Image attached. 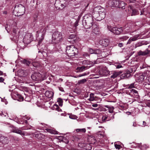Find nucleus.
Segmentation results:
<instances>
[{"mask_svg":"<svg viewBox=\"0 0 150 150\" xmlns=\"http://www.w3.org/2000/svg\"><path fill=\"white\" fill-rule=\"evenodd\" d=\"M18 28L16 27L13 28V32L12 33L13 39L15 41H18L20 39H22L23 36L25 35L23 39V42L25 44L28 45L32 40L33 36L31 33H27L25 34V32L23 31L20 30L18 31Z\"/></svg>","mask_w":150,"mask_h":150,"instance_id":"nucleus-1","label":"nucleus"},{"mask_svg":"<svg viewBox=\"0 0 150 150\" xmlns=\"http://www.w3.org/2000/svg\"><path fill=\"white\" fill-rule=\"evenodd\" d=\"M105 16V9L100 6L95 7L94 9L93 17L97 21H100L103 19Z\"/></svg>","mask_w":150,"mask_h":150,"instance_id":"nucleus-2","label":"nucleus"},{"mask_svg":"<svg viewBox=\"0 0 150 150\" xmlns=\"http://www.w3.org/2000/svg\"><path fill=\"white\" fill-rule=\"evenodd\" d=\"M93 22V18L90 15L86 14L84 16L83 23L86 28H90L91 26H93L94 24H95Z\"/></svg>","mask_w":150,"mask_h":150,"instance_id":"nucleus-3","label":"nucleus"},{"mask_svg":"<svg viewBox=\"0 0 150 150\" xmlns=\"http://www.w3.org/2000/svg\"><path fill=\"white\" fill-rule=\"evenodd\" d=\"M62 41V33L58 31H55L52 35V42L53 43L59 44Z\"/></svg>","mask_w":150,"mask_h":150,"instance_id":"nucleus-4","label":"nucleus"},{"mask_svg":"<svg viewBox=\"0 0 150 150\" xmlns=\"http://www.w3.org/2000/svg\"><path fill=\"white\" fill-rule=\"evenodd\" d=\"M25 12V7L23 5L20 4L15 6L13 13L15 16H20L23 15Z\"/></svg>","mask_w":150,"mask_h":150,"instance_id":"nucleus-5","label":"nucleus"},{"mask_svg":"<svg viewBox=\"0 0 150 150\" xmlns=\"http://www.w3.org/2000/svg\"><path fill=\"white\" fill-rule=\"evenodd\" d=\"M66 52L69 57L75 56L78 53V50L73 45L68 46L66 47Z\"/></svg>","mask_w":150,"mask_h":150,"instance_id":"nucleus-6","label":"nucleus"},{"mask_svg":"<svg viewBox=\"0 0 150 150\" xmlns=\"http://www.w3.org/2000/svg\"><path fill=\"white\" fill-rule=\"evenodd\" d=\"M107 27L110 31L116 35L120 34L122 31V28L112 27L109 26H108Z\"/></svg>","mask_w":150,"mask_h":150,"instance_id":"nucleus-7","label":"nucleus"},{"mask_svg":"<svg viewBox=\"0 0 150 150\" xmlns=\"http://www.w3.org/2000/svg\"><path fill=\"white\" fill-rule=\"evenodd\" d=\"M31 77L33 81H41L43 80L42 75L38 72L34 73L31 75Z\"/></svg>","mask_w":150,"mask_h":150,"instance_id":"nucleus-8","label":"nucleus"},{"mask_svg":"<svg viewBox=\"0 0 150 150\" xmlns=\"http://www.w3.org/2000/svg\"><path fill=\"white\" fill-rule=\"evenodd\" d=\"M149 71H147L140 75L139 77L137 79V81L138 82H141L143 81L145 79H146L148 74H149Z\"/></svg>","mask_w":150,"mask_h":150,"instance_id":"nucleus-9","label":"nucleus"},{"mask_svg":"<svg viewBox=\"0 0 150 150\" xmlns=\"http://www.w3.org/2000/svg\"><path fill=\"white\" fill-rule=\"evenodd\" d=\"M98 73L102 76H106L109 75L110 71L108 70L107 68L103 67L100 69Z\"/></svg>","mask_w":150,"mask_h":150,"instance_id":"nucleus-10","label":"nucleus"},{"mask_svg":"<svg viewBox=\"0 0 150 150\" xmlns=\"http://www.w3.org/2000/svg\"><path fill=\"white\" fill-rule=\"evenodd\" d=\"M54 95V93L51 91H47L45 93V96L44 98L45 99L44 101L45 102L48 101L50 100V98H52Z\"/></svg>","mask_w":150,"mask_h":150,"instance_id":"nucleus-11","label":"nucleus"},{"mask_svg":"<svg viewBox=\"0 0 150 150\" xmlns=\"http://www.w3.org/2000/svg\"><path fill=\"white\" fill-rule=\"evenodd\" d=\"M78 146L79 147L82 148L84 150H90L92 148V146L89 143H79L78 144Z\"/></svg>","mask_w":150,"mask_h":150,"instance_id":"nucleus-12","label":"nucleus"},{"mask_svg":"<svg viewBox=\"0 0 150 150\" xmlns=\"http://www.w3.org/2000/svg\"><path fill=\"white\" fill-rule=\"evenodd\" d=\"M9 129L10 130L11 132L16 133L22 135H24L25 134L23 132L21 129H19L18 128L14 127L11 126L9 127Z\"/></svg>","mask_w":150,"mask_h":150,"instance_id":"nucleus-13","label":"nucleus"},{"mask_svg":"<svg viewBox=\"0 0 150 150\" xmlns=\"http://www.w3.org/2000/svg\"><path fill=\"white\" fill-rule=\"evenodd\" d=\"M134 71H133L132 68H129L126 71L125 73L122 75V76L125 78H128L131 76L132 74Z\"/></svg>","mask_w":150,"mask_h":150,"instance_id":"nucleus-14","label":"nucleus"},{"mask_svg":"<svg viewBox=\"0 0 150 150\" xmlns=\"http://www.w3.org/2000/svg\"><path fill=\"white\" fill-rule=\"evenodd\" d=\"M11 96L14 99H16L19 101H23L24 99L23 97L21 95L16 93H12Z\"/></svg>","mask_w":150,"mask_h":150,"instance_id":"nucleus-15","label":"nucleus"},{"mask_svg":"<svg viewBox=\"0 0 150 150\" xmlns=\"http://www.w3.org/2000/svg\"><path fill=\"white\" fill-rule=\"evenodd\" d=\"M0 142L2 144H6L8 143L9 140L7 137L1 136L0 137Z\"/></svg>","mask_w":150,"mask_h":150,"instance_id":"nucleus-16","label":"nucleus"},{"mask_svg":"<svg viewBox=\"0 0 150 150\" xmlns=\"http://www.w3.org/2000/svg\"><path fill=\"white\" fill-rule=\"evenodd\" d=\"M92 32L95 34H99L100 33L99 29L96 24H94L92 26Z\"/></svg>","mask_w":150,"mask_h":150,"instance_id":"nucleus-17","label":"nucleus"},{"mask_svg":"<svg viewBox=\"0 0 150 150\" xmlns=\"http://www.w3.org/2000/svg\"><path fill=\"white\" fill-rule=\"evenodd\" d=\"M30 119V117H29L24 116L23 117L22 119V120H24V122H22V121H21V122L18 121V123L19 124H24V122H25L26 124H28L30 122L28 121V120Z\"/></svg>","mask_w":150,"mask_h":150,"instance_id":"nucleus-18","label":"nucleus"},{"mask_svg":"<svg viewBox=\"0 0 150 150\" xmlns=\"http://www.w3.org/2000/svg\"><path fill=\"white\" fill-rule=\"evenodd\" d=\"M109 40L107 39H103L100 41V43L103 46H107L109 44Z\"/></svg>","mask_w":150,"mask_h":150,"instance_id":"nucleus-19","label":"nucleus"},{"mask_svg":"<svg viewBox=\"0 0 150 150\" xmlns=\"http://www.w3.org/2000/svg\"><path fill=\"white\" fill-rule=\"evenodd\" d=\"M129 11L132 12L131 16H134L137 15L139 14L138 12L135 9H132L131 6L128 7Z\"/></svg>","mask_w":150,"mask_h":150,"instance_id":"nucleus-20","label":"nucleus"},{"mask_svg":"<svg viewBox=\"0 0 150 150\" xmlns=\"http://www.w3.org/2000/svg\"><path fill=\"white\" fill-rule=\"evenodd\" d=\"M94 94L92 93H91L90 94V98L88 99V100H89V101H93L94 100L96 101L97 100L98 98L96 96H94Z\"/></svg>","mask_w":150,"mask_h":150,"instance_id":"nucleus-21","label":"nucleus"},{"mask_svg":"<svg viewBox=\"0 0 150 150\" xmlns=\"http://www.w3.org/2000/svg\"><path fill=\"white\" fill-rule=\"evenodd\" d=\"M119 1L118 0H113L111 2V6L113 7H118Z\"/></svg>","mask_w":150,"mask_h":150,"instance_id":"nucleus-22","label":"nucleus"},{"mask_svg":"<svg viewBox=\"0 0 150 150\" xmlns=\"http://www.w3.org/2000/svg\"><path fill=\"white\" fill-rule=\"evenodd\" d=\"M82 64L84 65L88 64L92 65L96 64V63L95 62H91L88 60H85L83 61Z\"/></svg>","mask_w":150,"mask_h":150,"instance_id":"nucleus-23","label":"nucleus"},{"mask_svg":"<svg viewBox=\"0 0 150 150\" xmlns=\"http://www.w3.org/2000/svg\"><path fill=\"white\" fill-rule=\"evenodd\" d=\"M149 53H150V51L148 49H146L144 52L140 51L139 52V54L140 55L144 56Z\"/></svg>","mask_w":150,"mask_h":150,"instance_id":"nucleus-24","label":"nucleus"},{"mask_svg":"<svg viewBox=\"0 0 150 150\" xmlns=\"http://www.w3.org/2000/svg\"><path fill=\"white\" fill-rule=\"evenodd\" d=\"M118 7L119 8H122L123 9H124L125 8V4L124 1H119V4H118Z\"/></svg>","mask_w":150,"mask_h":150,"instance_id":"nucleus-25","label":"nucleus"},{"mask_svg":"<svg viewBox=\"0 0 150 150\" xmlns=\"http://www.w3.org/2000/svg\"><path fill=\"white\" fill-rule=\"evenodd\" d=\"M46 130L48 132L53 134H58V132L56 130L53 129H46Z\"/></svg>","mask_w":150,"mask_h":150,"instance_id":"nucleus-26","label":"nucleus"},{"mask_svg":"<svg viewBox=\"0 0 150 150\" xmlns=\"http://www.w3.org/2000/svg\"><path fill=\"white\" fill-rule=\"evenodd\" d=\"M146 82L147 83L146 84H144V85L145 86V87L148 89L150 90V88L148 87L147 86L148 85H150V76L148 78L147 77L146 79Z\"/></svg>","mask_w":150,"mask_h":150,"instance_id":"nucleus-27","label":"nucleus"},{"mask_svg":"<svg viewBox=\"0 0 150 150\" xmlns=\"http://www.w3.org/2000/svg\"><path fill=\"white\" fill-rule=\"evenodd\" d=\"M122 73V72L121 71L119 72H114L111 76V78H115Z\"/></svg>","mask_w":150,"mask_h":150,"instance_id":"nucleus-28","label":"nucleus"},{"mask_svg":"<svg viewBox=\"0 0 150 150\" xmlns=\"http://www.w3.org/2000/svg\"><path fill=\"white\" fill-rule=\"evenodd\" d=\"M104 107L108 109L109 112L110 113H112L113 112V110L114 108L112 106H109L108 105H105Z\"/></svg>","mask_w":150,"mask_h":150,"instance_id":"nucleus-29","label":"nucleus"},{"mask_svg":"<svg viewBox=\"0 0 150 150\" xmlns=\"http://www.w3.org/2000/svg\"><path fill=\"white\" fill-rule=\"evenodd\" d=\"M35 137L38 139H41L45 137V136L40 133H38L35 134Z\"/></svg>","mask_w":150,"mask_h":150,"instance_id":"nucleus-30","label":"nucleus"},{"mask_svg":"<svg viewBox=\"0 0 150 150\" xmlns=\"http://www.w3.org/2000/svg\"><path fill=\"white\" fill-rule=\"evenodd\" d=\"M86 68V67L84 66L78 67L76 69L77 71L76 72H82L85 70Z\"/></svg>","mask_w":150,"mask_h":150,"instance_id":"nucleus-31","label":"nucleus"},{"mask_svg":"<svg viewBox=\"0 0 150 150\" xmlns=\"http://www.w3.org/2000/svg\"><path fill=\"white\" fill-rule=\"evenodd\" d=\"M46 32V28H42L40 30V32H42V37L41 38V40H42L43 39V37L44 36Z\"/></svg>","mask_w":150,"mask_h":150,"instance_id":"nucleus-32","label":"nucleus"},{"mask_svg":"<svg viewBox=\"0 0 150 150\" xmlns=\"http://www.w3.org/2000/svg\"><path fill=\"white\" fill-rule=\"evenodd\" d=\"M90 143L92 144H94L96 142V140L95 137H90L89 138Z\"/></svg>","mask_w":150,"mask_h":150,"instance_id":"nucleus-33","label":"nucleus"},{"mask_svg":"<svg viewBox=\"0 0 150 150\" xmlns=\"http://www.w3.org/2000/svg\"><path fill=\"white\" fill-rule=\"evenodd\" d=\"M25 71L22 69H20L18 71V73L19 75L21 76L24 77L25 75Z\"/></svg>","mask_w":150,"mask_h":150,"instance_id":"nucleus-34","label":"nucleus"},{"mask_svg":"<svg viewBox=\"0 0 150 150\" xmlns=\"http://www.w3.org/2000/svg\"><path fill=\"white\" fill-rule=\"evenodd\" d=\"M102 120L103 122H105L110 120V119L108 115H105L103 116Z\"/></svg>","mask_w":150,"mask_h":150,"instance_id":"nucleus-35","label":"nucleus"},{"mask_svg":"<svg viewBox=\"0 0 150 150\" xmlns=\"http://www.w3.org/2000/svg\"><path fill=\"white\" fill-rule=\"evenodd\" d=\"M140 38L141 36L139 35H136L134 36L132 38H131V39L133 41H136Z\"/></svg>","mask_w":150,"mask_h":150,"instance_id":"nucleus-36","label":"nucleus"},{"mask_svg":"<svg viewBox=\"0 0 150 150\" xmlns=\"http://www.w3.org/2000/svg\"><path fill=\"white\" fill-rule=\"evenodd\" d=\"M76 38V35L74 34H71L68 36V39L70 40H72V41H74ZM72 41V40L71 41Z\"/></svg>","mask_w":150,"mask_h":150,"instance_id":"nucleus-37","label":"nucleus"},{"mask_svg":"<svg viewBox=\"0 0 150 150\" xmlns=\"http://www.w3.org/2000/svg\"><path fill=\"white\" fill-rule=\"evenodd\" d=\"M77 132H80L81 133H84L86 131V129L85 128L77 129H76Z\"/></svg>","mask_w":150,"mask_h":150,"instance_id":"nucleus-38","label":"nucleus"},{"mask_svg":"<svg viewBox=\"0 0 150 150\" xmlns=\"http://www.w3.org/2000/svg\"><path fill=\"white\" fill-rule=\"evenodd\" d=\"M87 81L86 79H83L81 80H79L77 83L78 84H82L84 83Z\"/></svg>","mask_w":150,"mask_h":150,"instance_id":"nucleus-39","label":"nucleus"},{"mask_svg":"<svg viewBox=\"0 0 150 150\" xmlns=\"http://www.w3.org/2000/svg\"><path fill=\"white\" fill-rule=\"evenodd\" d=\"M78 25V21H76L74 23V26H73V29L74 31H75L76 29V27Z\"/></svg>","mask_w":150,"mask_h":150,"instance_id":"nucleus-40","label":"nucleus"},{"mask_svg":"<svg viewBox=\"0 0 150 150\" xmlns=\"http://www.w3.org/2000/svg\"><path fill=\"white\" fill-rule=\"evenodd\" d=\"M57 102L58 103L59 105L61 106H62L63 105V100L61 98H59L57 100Z\"/></svg>","mask_w":150,"mask_h":150,"instance_id":"nucleus-41","label":"nucleus"},{"mask_svg":"<svg viewBox=\"0 0 150 150\" xmlns=\"http://www.w3.org/2000/svg\"><path fill=\"white\" fill-rule=\"evenodd\" d=\"M130 93H132V94H135L136 96L138 95V91H137L133 89H130Z\"/></svg>","mask_w":150,"mask_h":150,"instance_id":"nucleus-42","label":"nucleus"},{"mask_svg":"<svg viewBox=\"0 0 150 150\" xmlns=\"http://www.w3.org/2000/svg\"><path fill=\"white\" fill-rule=\"evenodd\" d=\"M54 108H55L56 110L59 112L62 111V110L59 108L58 106L56 104H54Z\"/></svg>","mask_w":150,"mask_h":150,"instance_id":"nucleus-43","label":"nucleus"},{"mask_svg":"<svg viewBox=\"0 0 150 150\" xmlns=\"http://www.w3.org/2000/svg\"><path fill=\"white\" fill-rule=\"evenodd\" d=\"M128 38L129 37L126 36H125L120 37L119 38V39L122 41H123L127 40Z\"/></svg>","mask_w":150,"mask_h":150,"instance_id":"nucleus-44","label":"nucleus"},{"mask_svg":"<svg viewBox=\"0 0 150 150\" xmlns=\"http://www.w3.org/2000/svg\"><path fill=\"white\" fill-rule=\"evenodd\" d=\"M146 9L145 8H144L143 10L142 11H141V14L140 15H144L145 16H146L147 15V13L146 11Z\"/></svg>","mask_w":150,"mask_h":150,"instance_id":"nucleus-45","label":"nucleus"},{"mask_svg":"<svg viewBox=\"0 0 150 150\" xmlns=\"http://www.w3.org/2000/svg\"><path fill=\"white\" fill-rule=\"evenodd\" d=\"M23 62L24 64H26L28 65H29L30 63V62L29 61L26 59L23 60Z\"/></svg>","mask_w":150,"mask_h":150,"instance_id":"nucleus-46","label":"nucleus"},{"mask_svg":"<svg viewBox=\"0 0 150 150\" xmlns=\"http://www.w3.org/2000/svg\"><path fill=\"white\" fill-rule=\"evenodd\" d=\"M94 52V54H98V55H100V54L101 53V51L100 50L97 49L96 50H95Z\"/></svg>","mask_w":150,"mask_h":150,"instance_id":"nucleus-47","label":"nucleus"},{"mask_svg":"<svg viewBox=\"0 0 150 150\" xmlns=\"http://www.w3.org/2000/svg\"><path fill=\"white\" fill-rule=\"evenodd\" d=\"M115 66L116 69H119L123 67L119 63H116L115 65Z\"/></svg>","mask_w":150,"mask_h":150,"instance_id":"nucleus-48","label":"nucleus"},{"mask_svg":"<svg viewBox=\"0 0 150 150\" xmlns=\"http://www.w3.org/2000/svg\"><path fill=\"white\" fill-rule=\"evenodd\" d=\"M69 117L71 119H76L77 118V117L76 116L74 115H70L69 116Z\"/></svg>","mask_w":150,"mask_h":150,"instance_id":"nucleus-49","label":"nucleus"},{"mask_svg":"<svg viewBox=\"0 0 150 150\" xmlns=\"http://www.w3.org/2000/svg\"><path fill=\"white\" fill-rule=\"evenodd\" d=\"M95 50H93L91 48H89L88 52L91 54H94Z\"/></svg>","mask_w":150,"mask_h":150,"instance_id":"nucleus-50","label":"nucleus"},{"mask_svg":"<svg viewBox=\"0 0 150 150\" xmlns=\"http://www.w3.org/2000/svg\"><path fill=\"white\" fill-rule=\"evenodd\" d=\"M0 98L1 99V101L2 102H4L5 104L6 105L8 103V102L6 100L5 98L4 97V98H2L1 97H0Z\"/></svg>","mask_w":150,"mask_h":150,"instance_id":"nucleus-51","label":"nucleus"},{"mask_svg":"<svg viewBox=\"0 0 150 150\" xmlns=\"http://www.w3.org/2000/svg\"><path fill=\"white\" fill-rule=\"evenodd\" d=\"M142 45H143V44L142 43V42H138L136 44V45H135V47H137L140 46H142Z\"/></svg>","mask_w":150,"mask_h":150,"instance_id":"nucleus-52","label":"nucleus"},{"mask_svg":"<svg viewBox=\"0 0 150 150\" xmlns=\"http://www.w3.org/2000/svg\"><path fill=\"white\" fill-rule=\"evenodd\" d=\"M115 146L116 149H120L121 148V146L120 145L115 144Z\"/></svg>","mask_w":150,"mask_h":150,"instance_id":"nucleus-53","label":"nucleus"},{"mask_svg":"<svg viewBox=\"0 0 150 150\" xmlns=\"http://www.w3.org/2000/svg\"><path fill=\"white\" fill-rule=\"evenodd\" d=\"M0 115L2 117H6L7 115V114L6 113H3V112L0 113Z\"/></svg>","mask_w":150,"mask_h":150,"instance_id":"nucleus-54","label":"nucleus"},{"mask_svg":"<svg viewBox=\"0 0 150 150\" xmlns=\"http://www.w3.org/2000/svg\"><path fill=\"white\" fill-rule=\"evenodd\" d=\"M147 66V65L146 64H143L142 65V66L141 65L140 66V68L141 69H143L145 68H146Z\"/></svg>","mask_w":150,"mask_h":150,"instance_id":"nucleus-55","label":"nucleus"},{"mask_svg":"<svg viewBox=\"0 0 150 150\" xmlns=\"http://www.w3.org/2000/svg\"><path fill=\"white\" fill-rule=\"evenodd\" d=\"M115 114H111L110 115L109 117H110V120H112L114 119V115Z\"/></svg>","mask_w":150,"mask_h":150,"instance_id":"nucleus-56","label":"nucleus"},{"mask_svg":"<svg viewBox=\"0 0 150 150\" xmlns=\"http://www.w3.org/2000/svg\"><path fill=\"white\" fill-rule=\"evenodd\" d=\"M134 83H132L129 85L128 88H131L134 87Z\"/></svg>","mask_w":150,"mask_h":150,"instance_id":"nucleus-57","label":"nucleus"},{"mask_svg":"<svg viewBox=\"0 0 150 150\" xmlns=\"http://www.w3.org/2000/svg\"><path fill=\"white\" fill-rule=\"evenodd\" d=\"M33 66L35 67H38L39 65L38 63H34L33 64Z\"/></svg>","mask_w":150,"mask_h":150,"instance_id":"nucleus-58","label":"nucleus"},{"mask_svg":"<svg viewBox=\"0 0 150 150\" xmlns=\"http://www.w3.org/2000/svg\"><path fill=\"white\" fill-rule=\"evenodd\" d=\"M132 41H133L132 40L131 38H130L128 40L127 43V44H130Z\"/></svg>","mask_w":150,"mask_h":150,"instance_id":"nucleus-59","label":"nucleus"},{"mask_svg":"<svg viewBox=\"0 0 150 150\" xmlns=\"http://www.w3.org/2000/svg\"><path fill=\"white\" fill-rule=\"evenodd\" d=\"M61 5L62 8H64V7H65L67 5V4L66 3L64 4H61Z\"/></svg>","mask_w":150,"mask_h":150,"instance_id":"nucleus-60","label":"nucleus"},{"mask_svg":"<svg viewBox=\"0 0 150 150\" xmlns=\"http://www.w3.org/2000/svg\"><path fill=\"white\" fill-rule=\"evenodd\" d=\"M11 21L13 22V24L12 25H11V26L12 27H13V26H16V23L12 21Z\"/></svg>","mask_w":150,"mask_h":150,"instance_id":"nucleus-61","label":"nucleus"},{"mask_svg":"<svg viewBox=\"0 0 150 150\" xmlns=\"http://www.w3.org/2000/svg\"><path fill=\"white\" fill-rule=\"evenodd\" d=\"M83 55L84 57H87L89 56L88 54L86 52H84L83 54Z\"/></svg>","mask_w":150,"mask_h":150,"instance_id":"nucleus-62","label":"nucleus"},{"mask_svg":"<svg viewBox=\"0 0 150 150\" xmlns=\"http://www.w3.org/2000/svg\"><path fill=\"white\" fill-rule=\"evenodd\" d=\"M92 107H93L96 108L98 106V104H94L92 105Z\"/></svg>","mask_w":150,"mask_h":150,"instance_id":"nucleus-63","label":"nucleus"},{"mask_svg":"<svg viewBox=\"0 0 150 150\" xmlns=\"http://www.w3.org/2000/svg\"><path fill=\"white\" fill-rule=\"evenodd\" d=\"M59 90L61 91H64V90L63 88L62 87H59Z\"/></svg>","mask_w":150,"mask_h":150,"instance_id":"nucleus-64","label":"nucleus"}]
</instances>
